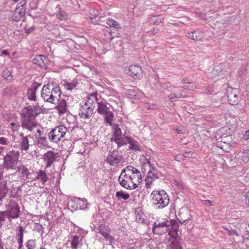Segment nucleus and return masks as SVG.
Instances as JSON below:
<instances>
[{"mask_svg":"<svg viewBox=\"0 0 249 249\" xmlns=\"http://www.w3.org/2000/svg\"><path fill=\"white\" fill-rule=\"evenodd\" d=\"M61 91L58 85L49 83L44 85L41 91V96L44 101L51 104H55L60 98Z\"/></svg>","mask_w":249,"mask_h":249,"instance_id":"f257e3e1","label":"nucleus"},{"mask_svg":"<svg viewBox=\"0 0 249 249\" xmlns=\"http://www.w3.org/2000/svg\"><path fill=\"white\" fill-rule=\"evenodd\" d=\"M3 156V168L7 170L15 171L19 164V152L15 149H7Z\"/></svg>","mask_w":249,"mask_h":249,"instance_id":"f03ea898","label":"nucleus"},{"mask_svg":"<svg viewBox=\"0 0 249 249\" xmlns=\"http://www.w3.org/2000/svg\"><path fill=\"white\" fill-rule=\"evenodd\" d=\"M111 106L105 100L101 99L98 102L97 112L102 115L104 118V121L110 125L112 124V122L114 117L112 112L110 110Z\"/></svg>","mask_w":249,"mask_h":249,"instance_id":"7ed1b4c3","label":"nucleus"},{"mask_svg":"<svg viewBox=\"0 0 249 249\" xmlns=\"http://www.w3.org/2000/svg\"><path fill=\"white\" fill-rule=\"evenodd\" d=\"M118 180L120 185L126 189L134 190L138 187V184L133 180L131 175L123 172V169L121 171Z\"/></svg>","mask_w":249,"mask_h":249,"instance_id":"20e7f679","label":"nucleus"},{"mask_svg":"<svg viewBox=\"0 0 249 249\" xmlns=\"http://www.w3.org/2000/svg\"><path fill=\"white\" fill-rule=\"evenodd\" d=\"M67 132V128L63 125L55 127L48 134V138L50 142L57 143L65 136Z\"/></svg>","mask_w":249,"mask_h":249,"instance_id":"39448f33","label":"nucleus"},{"mask_svg":"<svg viewBox=\"0 0 249 249\" xmlns=\"http://www.w3.org/2000/svg\"><path fill=\"white\" fill-rule=\"evenodd\" d=\"M5 213L7 215L8 219L11 221L12 219L18 218L20 213L18 203L14 200H11L6 206Z\"/></svg>","mask_w":249,"mask_h":249,"instance_id":"423d86ee","label":"nucleus"},{"mask_svg":"<svg viewBox=\"0 0 249 249\" xmlns=\"http://www.w3.org/2000/svg\"><path fill=\"white\" fill-rule=\"evenodd\" d=\"M123 160L122 155L115 150H109L106 159V162L110 165L115 166Z\"/></svg>","mask_w":249,"mask_h":249,"instance_id":"0eeeda50","label":"nucleus"},{"mask_svg":"<svg viewBox=\"0 0 249 249\" xmlns=\"http://www.w3.org/2000/svg\"><path fill=\"white\" fill-rule=\"evenodd\" d=\"M26 0H23L17 4V7L11 17L12 20L18 21L25 15L26 9Z\"/></svg>","mask_w":249,"mask_h":249,"instance_id":"6e6552de","label":"nucleus"},{"mask_svg":"<svg viewBox=\"0 0 249 249\" xmlns=\"http://www.w3.org/2000/svg\"><path fill=\"white\" fill-rule=\"evenodd\" d=\"M225 95L229 103L233 106L237 105L240 101V93L235 89L228 87L226 90Z\"/></svg>","mask_w":249,"mask_h":249,"instance_id":"1a4fd4ad","label":"nucleus"},{"mask_svg":"<svg viewBox=\"0 0 249 249\" xmlns=\"http://www.w3.org/2000/svg\"><path fill=\"white\" fill-rule=\"evenodd\" d=\"M102 235L105 240L109 243L107 245H111L115 241V237L110 234L111 230L108 226L101 225L97 228V231Z\"/></svg>","mask_w":249,"mask_h":249,"instance_id":"9d476101","label":"nucleus"},{"mask_svg":"<svg viewBox=\"0 0 249 249\" xmlns=\"http://www.w3.org/2000/svg\"><path fill=\"white\" fill-rule=\"evenodd\" d=\"M41 112L40 107L36 106H29L24 115V119L31 120L37 117Z\"/></svg>","mask_w":249,"mask_h":249,"instance_id":"9b49d317","label":"nucleus"},{"mask_svg":"<svg viewBox=\"0 0 249 249\" xmlns=\"http://www.w3.org/2000/svg\"><path fill=\"white\" fill-rule=\"evenodd\" d=\"M123 172H125L131 175L133 180L138 184L142 181V175L140 171L132 166H127L123 169Z\"/></svg>","mask_w":249,"mask_h":249,"instance_id":"f8f14e48","label":"nucleus"},{"mask_svg":"<svg viewBox=\"0 0 249 249\" xmlns=\"http://www.w3.org/2000/svg\"><path fill=\"white\" fill-rule=\"evenodd\" d=\"M157 205H159V208H164L169 204V199L164 190L160 191L157 194Z\"/></svg>","mask_w":249,"mask_h":249,"instance_id":"ddd939ff","label":"nucleus"},{"mask_svg":"<svg viewBox=\"0 0 249 249\" xmlns=\"http://www.w3.org/2000/svg\"><path fill=\"white\" fill-rule=\"evenodd\" d=\"M94 108L88 106L87 105H81L79 109V115L81 118L84 120L89 119L93 114Z\"/></svg>","mask_w":249,"mask_h":249,"instance_id":"4468645a","label":"nucleus"},{"mask_svg":"<svg viewBox=\"0 0 249 249\" xmlns=\"http://www.w3.org/2000/svg\"><path fill=\"white\" fill-rule=\"evenodd\" d=\"M127 74L135 79H139L142 76L143 71L139 65H132L128 68Z\"/></svg>","mask_w":249,"mask_h":249,"instance_id":"2eb2a0df","label":"nucleus"},{"mask_svg":"<svg viewBox=\"0 0 249 249\" xmlns=\"http://www.w3.org/2000/svg\"><path fill=\"white\" fill-rule=\"evenodd\" d=\"M57 153L53 151H47L43 155V160L46 164V168L51 167L57 158Z\"/></svg>","mask_w":249,"mask_h":249,"instance_id":"dca6fc26","label":"nucleus"},{"mask_svg":"<svg viewBox=\"0 0 249 249\" xmlns=\"http://www.w3.org/2000/svg\"><path fill=\"white\" fill-rule=\"evenodd\" d=\"M20 140L19 141V147L20 149L22 151H27L30 145H31L29 143V138L33 139V137L31 136L30 134H28L26 136H24L23 133L20 134Z\"/></svg>","mask_w":249,"mask_h":249,"instance_id":"f3484780","label":"nucleus"},{"mask_svg":"<svg viewBox=\"0 0 249 249\" xmlns=\"http://www.w3.org/2000/svg\"><path fill=\"white\" fill-rule=\"evenodd\" d=\"M41 84L36 82H34L28 88L27 96L28 99L30 101H36V91L40 86Z\"/></svg>","mask_w":249,"mask_h":249,"instance_id":"a211bd4d","label":"nucleus"},{"mask_svg":"<svg viewBox=\"0 0 249 249\" xmlns=\"http://www.w3.org/2000/svg\"><path fill=\"white\" fill-rule=\"evenodd\" d=\"M21 126L23 129L27 130V132H35L38 128L36 122L25 119L23 120Z\"/></svg>","mask_w":249,"mask_h":249,"instance_id":"6ab92c4d","label":"nucleus"},{"mask_svg":"<svg viewBox=\"0 0 249 249\" xmlns=\"http://www.w3.org/2000/svg\"><path fill=\"white\" fill-rule=\"evenodd\" d=\"M155 171V168L151 167L147 173L146 178L145 179V187L147 188H150L154 185L153 182L156 179V176L153 172Z\"/></svg>","mask_w":249,"mask_h":249,"instance_id":"aec40b11","label":"nucleus"},{"mask_svg":"<svg viewBox=\"0 0 249 249\" xmlns=\"http://www.w3.org/2000/svg\"><path fill=\"white\" fill-rule=\"evenodd\" d=\"M168 226V234L171 236H174L175 235L177 234V231L178 229V222L175 219L167 220Z\"/></svg>","mask_w":249,"mask_h":249,"instance_id":"412c9836","label":"nucleus"},{"mask_svg":"<svg viewBox=\"0 0 249 249\" xmlns=\"http://www.w3.org/2000/svg\"><path fill=\"white\" fill-rule=\"evenodd\" d=\"M100 98L101 96L98 94L97 92L91 93L89 95L88 99L84 104L87 105L88 106L92 107L93 108H94V103H96L98 104V102L101 100Z\"/></svg>","mask_w":249,"mask_h":249,"instance_id":"4be33fe9","label":"nucleus"},{"mask_svg":"<svg viewBox=\"0 0 249 249\" xmlns=\"http://www.w3.org/2000/svg\"><path fill=\"white\" fill-rule=\"evenodd\" d=\"M48 60L47 58L42 55H37L33 59L34 64L36 65L39 68H44L47 63Z\"/></svg>","mask_w":249,"mask_h":249,"instance_id":"5701e85b","label":"nucleus"},{"mask_svg":"<svg viewBox=\"0 0 249 249\" xmlns=\"http://www.w3.org/2000/svg\"><path fill=\"white\" fill-rule=\"evenodd\" d=\"M168 226L167 220L159 222L157 224V234L161 235L167 232L168 231Z\"/></svg>","mask_w":249,"mask_h":249,"instance_id":"b1692460","label":"nucleus"},{"mask_svg":"<svg viewBox=\"0 0 249 249\" xmlns=\"http://www.w3.org/2000/svg\"><path fill=\"white\" fill-rule=\"evenodd\" d=\"M127 139L128 143L129 144V149L135 151H140L141 150L139 142L135 141L131 137L125 136Z\"/></svg>","mask_w":249,"mask_h":249,"instance_id":"393cba45","label":"nucleus"},{"mask_svg":"<svg viewBox=\"0 0 249 249\" xmlns=\"http://www.w3.org/2000/svg\"><path fill=\"white\" fill-rule=\"evenodd\" d=\"M36 179L39 180L41 184L44 186L49 180L48 177L45 171L39 170L36 172Z\"/></svg>","mask_w":249,"mask_h":249,"instance_id":"a878e982","label":"nucleus"},{"mask_svg":"<svg viewBox=\"0 0 249 249\" xmlns=\"http://www.w3.org/2000/svg\"><path fill=\"white\" fill-rule=\"evenodd\" d=\"M187 36L188 38L195 41H201L204 37V33L202 32L194 31L188 33Z\"/></svg>","mask_w":249,"mask_h":249,"instance_id":"bb28decb","label":"nucleus"},{"mask_svg":"<svg viewBox=\"0 0 249 249\" xmlns=\"http://www.w3.org/2000/svg\"><path fill=\"white\" fill-rule=\"evenodd\" d=\"M58 105L56 107L58 111L59 114H63L66 113L68 110V107L66 100L65 99H60L58 98Z\"/></svg>","mask_w":249,"mask_h":249,"instance_id":"cd10ccee","label":"nucleus"},{"mask_svg":"<svg viewBox=\"0 0 249 249\" xmlns=\"http://www.w3.org/2000/svg\"><path fill=\"white\" fill-rule=\"evenodd\" d=\"M74 201L77 205L75 210L78 208L80 210H85L87 208L88 203L86 199L76 198Z\"/></svg>","mask_w":249,"mask_h":249,"instance_id":"c85d7f7f","label":"nucleus"},{"mask_svg":"<svg viewBox=\"0 0 249 249\" xmlns=\"http://www.w3.org/2000/svg\"><path fill=\"white\" fill-rule=\"evenodd\" d=\"M171 91L176 98H183L186 96L185 92L180 88L174 87L172 88Z\"/></svg>","mask_w":249,"mask_h":249,"instance_id":"c756f323","label":"nucleus"},{"mask_svg":"<svg viewBox=\"0 0 249 249\" xmlns=\"http://www.w3.org/2000/svg\"><path fill=\"white\" fill-rule=\"evenodd\" d=\"M125 136H127L125 133L124 134V136H120V137L113 138L112 140L117 144L118 147H121L123 145H126L127 144V141Z\"/></svg>","mask_w":249,"mask_h":249,"instance_id":"7c9ffc66","label":"nucleus"},{"mask_svg":"<svg viewBox=\"0 0 249 249\" xmlns=\"http://www.w3.org/2000/svg\"><path fill=\"white\" fill-rule=\"evenodd\" d=\"M136 220L140 223H142L145 220V214L140 208H138L135 211Z\"/></svg>","mask_w":249,"mask_h":249,"instance_id":"2f4dec72","label":"nucleus"},{"mask_svg":"<svg viewBox=\"0 0 249 249\" xmlns=\"http://www.w3.org/2000/svg\"><path fill=\"white\" fill-rule=\"evenodd\" d=\"M15 171L20 173L23 177H28L30 173L27 168L24 165H18V168Z\"/></svg>","mask_w":249,"mask_h":249,"instance_id":"473e14b6","label":"nucleus"},{"mask_svg":"<svg viewBox=\"0 0 249 249\" xmlns=\"http://www.w3.org/2000/svg\"><path fill=\"white\" fill-rule=\"evenodd\" d=\"M7 190V182L3 180L0 185V200L6 195Z\"/></svg>","mask_w":249,"mask_h":249,"instance_id":"72a5a7b5","label":"nucleus"},{"mask_svg":"<svg viewBox=\"0 0 249 249\" xmlns=\"http://www.w3.org/2000/svg\"><path fill=\"white\" fill-rule=\"evenodd\" d=\"M182 81L184 84L183 88L185 89L193 90L196 88V84L193 82L187 81L186 79H183Z\"/></svg>","mask_w":249,"mask_h":249,"instance_id":"f704fd0d","label":"nucleus"},{"mask_svg":"<svg viewBox=\"0 0 249 249\" xmlns=\"http://www.w3.org/2000/svg\"><path fill=\"white\" fill-rule=\"evenodd\" d=\"M116 197L119 200H126L129 198L130 195L127 193L120 191L116 192Z\"/></svg>","mask_w":249,"mask_h":249,"instance_id":"c9c22d12","label":"nucleus"},{"mask_svg":"<svg viewBox=\"0 0 249 249\" xmlns=\"http://www.w3.org/2000/svg\"><path fill=\"white\" fill-rule=\"evenodd\" d=\"M169 249H181L178 238H174V236L173 237V240L171 244L169 245Z\"/></svg>","mask_w":249,"mask_h":249,"instance_id":"e433bc0d","label":"nucleus"},{"mask_svg":"<svg viewBox=\"0 0 249 249\" xmlns=\"http://www.w3.org/2000/svg\"><path fill=\"white\" fill-rule=\"evenodd\" d=\"M107 24L110 27L115 29H121L119 23L111 18H108L106 22Z\"/></svg>","mask_w":249,"mask_h":249,"instance_id":"4c0bfd02","label":"nucleus"},{"mask_svg":"<svg viewBox=\"0 0 249 249\" xmlns=\"http://www.w3.org/2000/svg\"><path fill=\"white\" fill-rule=\"evenodd\" d=\"M79 237L77 235L73 236L71 241V249H77L78 247Z\"/></svg>","mask_w":249,"mask_h":249,"instance_id":"58836bf2","label":"nucleus"},{"mask_svg":"<svg viewBox=\"0 0 249 249\" xmlns=\"http://www.w3.org/2000/svg\"><path fill=\"white\" fill-rule=\"evenodd\" d=\"M23 233L18 232L17 233V242L18 246V249H22L23 247Z\"/></svg>","mask_w":249,"mask_h":249,"instance_id":"ea45409f","label":"nucleus"},{"mask_svg":"<svg viewBox=\"0 0 249 249\" xmlns=\"http://www.w3.org/2000/svg\"><path fill=\"white\" fill-rule=\"evenodd\" d=\"M77 85V82L75 81H72L71 82H67L64 84V87L66 89L72 90L74 89Z\"/></svg>","mask_w":249,"mask_h":249,"instance_id":"a19ab883","label":"nucleus"},{"mask_svg":"<svg viewBox=\"0 0 249 249\" xmlns=\"http://www.w3.org/2000/svg\"><path fill=\"white\" fill-rule=\"evenodd\" d=\"M37 143L41 146L49 147L48 141L46 136H42L40 139L37 141Z\"/></svg>","mask_w":249,"mask_h":249,"instance_id":"79ce46f5","label":"nucleus"},{"mask_svg":"<svg viewBox=\"0 0 249 249\" xmlns=\"http://www.w3.org/2000/svg\"><path fill=\"white\" fill-rule=\"evenodd\" d=\"M27 249H36V244L35 239L29 240L25 244Z\"/></svg>","mask_w":249,"mask_h":249,"instance_id":"37998d69","label":"nucleus"},{"mask_svg":"<svg viewBox=\"0 0 249 249\" xmlns=\"http://www.w3.org/2000/svg\"><path fill=\"white\" fill-rule=\"evenodd\" d=\"M242 160L244 162L247 163L249 161V149H246L242 153Z\"/></svg>","mask_w":249,"mask_h":249,"instance_id":"c03bdc74","label":"nucleus"},{"mask_svg":"<svg viewBox=\"0 0 249 249\" xmlns=\"http://www.w3.org/2000/svg\"><path fill=\"white\" fill-rule=\"evenodd\" d=\"M6 218H7V215L5 212H0V228L3 225Z\"/></svg>","mask_w":249,"mask_h":249,"instance_id":"a18cd8bd","label":"nucleus"},{"mask_svg":"<svg viewBox=\"0 0 249 249\" xmlns=\"http://www.w3.org/2000/svg\"><path fill=\"white\" fill-rule=\"evenodd\" d=\"M124 136V134H122L121 129L118 126H116L114 128V137L116 138L120 136Z\"/></svg>","mask_w":249,"mask_h":249,"instance_id":"49530a36","label":"nucleus"},{"mask_svg":"<svg viewBox=\"0 0 249 249\" xmlns=\"http://www.w3.org/2000/svg\"><path fill=\"white\" fill-rule=\"evenodd\" d=\"M2 76L4 78L7 80H11L12 79L11 72L8 69H5L3 71Z\"/></svg>","mask_w":249,"mask_h":249,"instance_id":"de8ad7c7","label":"nucleus"},{"mask_svg":"<svg viewBox=\"0 0 249 249\" xmlns=\"http://www.w3.org/2000/svg\"><path fill=\"white\" fill-rule=\"evenodd\" d=\"M36 131V133L35 134V136L37 140V141L40 139L42 136H43V131L37 128L36 130L35 131Z\"/></svg>","mask_w":249,"mask_h":249,"instance_id":"09e8293b","label":"nucleus"},{"mask_svg":"<svg viewBox=\"0 0 249 249\" xmlns=\"http://www.w3.org/2000/svg\"><path fill=\"white\" fill-rule=\"evenodd\" d=\"M10 142L8 138L4 137H0V144L3 145H9Z\"/></svg>","mask_w":249,"mask_h":249,"instance_id":"8fccbe9b","label":"nucleus"},{"mask_svg":"<svg viewBox=\"0 0 249 249\" xmlns=\"http://www.w3.org/2000/svg\"><path fill=\"white\" fill-rule=\"evenodd\" d=\"M89 14L91 15V19H92L93 18H95L97 17L99 15L98 11L95 9H92L89 11Z\"/></svg>","mask_w":249,"mask_h":249,"instance_id":"3c124183","label":"nucleus"},{"mask_svg":"<svg viewBox=\"0 0 249 249\" xmlns=\"http://www.w3.org/2000/svg\"><path fill=\"white\" fill-rule=\"evenodd\" d=\"M194 153L192 151H188L184 153L183 154L184 159L185 158H191L193 157Z\"/></svg>","mask_w":249,"mask_h":249,"instance_id":"603ef678","label":"nucleus"},{"mask_svg":"<svg viewBox=\"0 0 249 249\" xmlns=\"http://www.w3.org/2000/svg\"><path fill=\"white\" fill-rule=\"evenodd\" d=\"M175 160L178 161H181L184 160L183 155L182 154L177 155L175 157Z\"/></svg>","mask_w":249,"mask_h":249,"instance_id":"864d4df0","label":"nucleus"},{"mask_svg":"<svg viewBox=\"0 0 249 249\" xmlns=\"http://www.w3.org/2000/svg\"><path fill=\"white\" fill-rule=\"evenodd\" d=\"M155 16H151L148 17V20L150 23L155 24L156 23Z\"/></svg>","mask_w":249,"mask_h":249,"instance_id":"5fc2aeb1","label":"nucleus"},{"mask_svg":"<svg viewBox=\"0 0 249 249\" xmlns=\"http://www.w3.org/2000/svg\"><path fill=\"white\" fill-rule=\"evenodd\" d=\"M243 139L248 140L249 139V130H247L243 136Z\"/></svg>","mask_w":249,"mask_h":249,"instance_id":"6e6d98bb","label":"nucleus"},{"mask_svg":"<svg viewBox=\"0 0 249 249\" xmlns=\"http://www.w3.org/2000/svg\"><path fill=\"white\" fill-rule=\"evenodd\" d=\"M224 144H226V142H216V146H217L218 147H219V148H221V149H223V145H224Z\"/></svg>","mask_w":249,"mask_h":249,"instance_id":"4d7b16f0","label":"nucleus"},{"mask_svg":"<svg viewBox=\"0 0 249 249\" xmlns=\"http://www.w3.org/2000/svg\"><path fill=\"white\" fill-rule=\"evenodd\" d=\"M202 202L203 204L208 206H211L212 205V202L210 200H203Z\"/></svg>","mask_w":249,"mask_h":249,"instance_id":"13d9d810","label":"nucleus"},{"mask_svg":"<svg viewBox=\"0 0 249 249\" xmlns=\"http://www.w3.org/2000/svg\"><path fill=\"white\" fill-rule=\"evenodd\" d=\"M227 230L228 231V232L230 235H236V236H238V234L235 230L231 229V230H229L227 229Z\"/></svg>","mask_w":249,"mask_h":249,"instance_id":"bf43d9fd","label":"nucleus"},{"mask_svg":"<svg viewBox=\"0 0 249 249\" xmlns=\"http://www.w3.org/2000/svg\"><path fill=\"white\" fill-rule=\"evenodd\" d=\"M9 55V53L8 52V51L7 50H3L1 52V54H0V55H5V56H7V55Z\"/></svg>","mask_w":249,"mask_h":249,"instance_id":"052dcab7","label":"nucleus"},{"mask_svg":"<svg viewBox=\"0 0 249 249\" xmlns=\"http://www.w3.org/2000/svg\"><path fill=\"white\" fill-rule=\"evenodd\" d=\"M156 197V191L154 190L150 195L151 199H152L153 201L155 200V197Z\"/></svg>","mask_w":249,"mask_h":249,"instance_id":"680f3d73","label":"nucleus"},{"mask_svg":"<svg viewBox=\"0 0 249 249\" xmlns=\"http://www.w3.org/2000/svg\"><path fill=\"white\" fill-rule=\"evenodd\" d=\"M36 229L37 230H42L43 229V227L40 224H37L36 226Z\"/></svg>","mask_w":249,"mask_h":249,"instance_id":"e2e57ef3","label":"nucleus"},{"mask_svg":"<svg viewBox=\"0 0 249 249\" xmlns=\"http://www.w3.org/2000/svg\"><path fill=\"white\" fill-rule=\"evenodd\" d=\"M18 229H19L18 232H19V233H23L24 231L25 230V229H24V228L22 226H19V227H18Z\"/></svg>","mask_w":249,"mask_h":249,"instance_id":"0e129e2a","label":"nucleus"},{"mask_svg":"<svg viewBox=\"0 0 249 249\" xmlns=\"http://www.w3.org/2000/svg\"><path fill=\"white\" fill-rule=\"evenodd\" d=\"M33 30H34V28H30L26 30V33L27 34H29L31 33Z\"/></svg>","mask_w":249,"mask_h":249,"instance_id":"69168bd1","label":"nucleus"},{"mask_svg":"<svg viewBox=\"0 0 249 249\" xmlns=\"http://www.w3.org/2000/svg\"><path fill=\"white\" fill-rule=\"evenodd\" d=\"M6 149V148L3 146H0V155Z\"/></svg>","mask_w":249,"mask_h":249,"instance_id":"338daca9","label":"nucleus"},{"mask_svg":"<svg viewBox=\"0 0 249 249\" xmlns=\"http://www.w3.org/2000/svg\"><path fill=\"white\" fill-rule=\"evenodd\" d=\"M146 107L149 109H155V105H152V107H151L149 104H147Z\"/></svg>","mask_w":249,"mask_h":249,"instance_id":"774afa93","label":"nucleus"}]
</instances>
